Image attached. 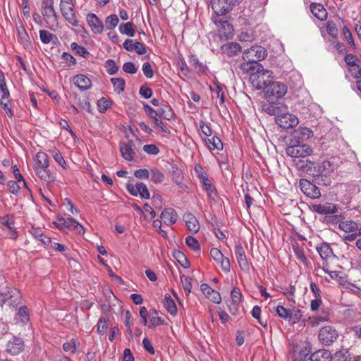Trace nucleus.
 Returning a JSON list of instances; mask_svg holds the SVG:
<instances>
[{"mask_svg": "<svg viewBox=\"0 0 361 361\" xmlns=\"http://www.w3.org/2000/svg\"><path fill=\"white\" fill-rule=\"evenodd\" d=\"M204 142L207 147L210 150H218L221 151L224 148V145L221 139L217 136H212L211 138H205Z\"/></svg>", "mask_w": 361, "mask_h": 361, "instance_id": "obj_30", "label": "nucleus"}, {"mask_svg": "<svg viewBox=\"0 0 361 361\" xmlns=\"http://www.w3.org/2000/svg\"><path fill=\"white\" fill-rule=\"evenodd\" d=\"M212 20L218 27L219 36L221 39H228L233 37V25L227 20H223L220 16H212Z\"/></svg>", "mask_w": 361, "mask_h": 361, "instance_id": "obj_6", "label": "nucleus"}, {"mask_svg": "<svg viewBox=\"0 0 361 361\" xmlns=\"http://www.w3.org/2000/svg\"><path fill=\"white\" fill-rule=\"evenodd\" d=\"M317 251L324 259L329 258L332 255V250L326 243H324L319 247H317Z\"/></svg>", "mask_w": 361, "mask_h": 361, "instance_id": "obj_43", "label": "nucleus"}, {"mask_svg": "<svg viewBox=\"0 0 361 361\" xmlns=\"http://www.w3.org/2000/svg\"><path fill=\"white\" fill-rule=\"evenodd\" d=\"M174 256L183 267L188 268L190 267L189 261L188 260L185 255L182 252H180V251L176 252L174 254Z\"/></svg>", "mask_w": 361, "mask_h": 361, "instance_id": "obj_54", "label": "nucleus"}, {"mask_svg": "<svg viewBox=\"0 0 361 361\" xmlns=\"http://www.w3.org/2000/svg\"><path fill=\"white\" fill-rule=\"evenodd\" d=\"M326 32L332 37L336 38L338 35V28L333 21H329L326 25Z\"/></svg>", "mask_w": 361, "mask_h": 361, "instance_id": "obj_59", "label": "nucleus"}, {"mask_svg": "<svg viewBox=\"0 0 361 361\" xmlns=\"http://www.w3.org/2000/svg\"><path fill=\"white\" fill-rule=\"evenodd\" d=\"M71 47L75 54L84 58L87 59L90 56V53L84 47L78 44L76 42H72Z\"/></svg>", "mask_w": 361, "mask_h": 361, "instance_id": "obj_39", "label": "nucleus"}, {"mask_svg": "<svg viewBox=\"0 0 361 361\" xmlns=\"http://www.w3.org/2000/svg\"><path fill=\"white\" fill-rule=\"evenodd\" d=\"M231 298L233 305H238L241 301L242 293L238 288H234L231 290Z\"/></svg>", "mask_w": 361, "mask_h": 361, "instance_id": "obj_55", "label": "nucleus"}, {"mask_svg": "<svg viewBox=\"0 0 361 361\" xmlns=\"http://www.w3.org/2000/svg\"><path fill=\"white\" fill-rule=\"evenodd\" d=\"M350 355L348 349H342L332 355L331 361H350Z\"/></svg>", "mask_w": 361, "mask_h": 361, "instance_id": "obj_36", "label": "nucleus"}, {"mask_svg": "<svg viewBox=\"0 0 361 361\" xmlns=\"http://www.w3.org/2000/svg\"><path fill=\"white\" fill-rule=\"evenodd\" d=\"M160 217L163 223L167 226L174 224L178 220V214L173 208H166L161 214Z\"/></svg>", "mask_w": 361, "mask_h": 361, "instance_id": "obj_23", "label": "nucleus"}, {"mask_svg": "<svg viewBox=\"0 0 361 361\" xmlns=\"http://www.w3.org/2000/svg\"><path fill=\"white\" fill-rule=\"evenodd\" d=\"M310 361H331L332 355L326 349H320L313 353L309 357Z\"/></svg>", "mask_w": 361, "mask_h": 361, "instance_id": "obj_26", "label": "nucleus"}, {"mask_svg": "<svg viewBox=\"0 0 361 361\" xmlns=\"http://www.w3.org/2000/svg\"><path fill=\"white\" fill-rule=\"evenodd\" d=\"M276 312L279 317L288 320L292 319H298L300 316L299 310L286 309L282 305H278L276 307Z\"/></svg>", "mask_w": 361, "mask_h": 361, "instance_id": "obj_20", "label": "nucleus"}, {"mask_svg": "<svg viewBox=\"0 0 361 361\" xmlns=\"http://www.w3.org/2000/svg\"><path fill=\"white\" fill-rule=\"evenodd\" d=\"M12 170H13V173L14 174V176H15V178L16 180L18 182V183H22L23 185L27 188V183L25 182V180H24V178L23 176L20 174V171H19V169L17 166V165H14L12 166Z\"/></svg>", "mask_w": 361, "mask_h": 361, "instance_id": "obj_58", "label": "nucleus"}, {"mask_svg": "<svg viewBox=\"0 0 361 361\" xmlns=\"http://www.w3.org/2000/svg\"><path fill=\"white\" fill-rule=\"evenodd\" d=\"M5 296V303L7 302L8 305L16 307L20 303L21 294L19 290L15 288H8L4 290Z\"/></svg>", "mask_w": 361, "mask_h": 361, "instance_id": "obj_15", "label": "nucleus"}, {"mask_svg": "<svg viewBox=\"0 0 361 361\" xmlns=\"http://www.w3.org/2000/svg\"><path fill=\"white\" fill-rule=\"evenodd\" d=\"M59 224L58 227L61 229L64 230L65 228H72L73 226V224H75V219L73 218H59Z\"/></svg>", "mask_w": 361, "mask_h": 361, "instance_id": "obj_45", "label": "nucleus"}, {"mask_svg": "<svg viewBox=\"0 0 361 361\" xmlns=\"http://www.w3.org/2000/svg\"><path fill=\"white\" fill-rule=\"evenodd\" d=\"M16 319L23 324H25L29 321V314L27 308L25 306L21 307L16 315Z\"/></svg>", "mask_w": 361, "mask_h": 361, "instance_id": "obj_44", "label": "nucleus"}, {"mask_svg": "<svg viewBox=\"0 0 361 361\" xmlns=\"http://www.w3.org/2000/svg\"><path fill=\"white\" fill-rule=\"evenodd\" d=\"M292 247L294 254L296 256L297 259L302 264H307V259L305 255L303 250L300 247L298 243L293 244Z\"/></svg>", "mask_w": 361, "mask_h": 361, "instance_id": "obj_41", "label": "nucleus"}, {"mask_svg": "<svg viewBox=\"0 0 361 361\" xmlns=\"http://www.w3.org/2000/svg\"><path fill=\"white\" fill-rule=\"evenodd\" d=\"M20 183H18L17 180H10L7 183V186L8 188V190L14 194L17 195L19 192V190L20 189Z\"/></svg>", "mask_w": 361, "mask_h": 361, "instance_id": "obj_60", "label": "nucleus"}, {"mask_svg": "<svg viewBox=\"0 0 361 361\" xmlns=\"http://www.w3.org/2000/svg\"><path fill=\"white\" fill-rule=\"evenodd\" d=\"M73 82L81 91L87 90L92 87V82L90 79L83 74H79L74 76Z\"/></svg>", "mask_w": 361, "mask_h": 361, "instance_id": "obj_24", "label": "nucleus"}, {"mask_svg": "<svg viewBox=\"0 0 361 361\" xmlns=\"http://www.w3.org/2000/svg\"><path fill=\"white\" fill-rule=\"evenodd\" d=\"M172 180L177 185L181 184L183 180V174L179 169L176 168L175 169L173 170Z\"/></svg>", "mask_w": 361, "mask_h": 361, "instance_id": "obj_57", "label": "nucleus"}, {"mask_svg": "<svg viewBox=\"0 0 361 361\" xmlns=\"http://www.w3.org/2000/svg\"><path fill=\"white\" fill-rule=\"evenodd\" d=\"M210 255L212 259L218 264L224 257L222 252L219 249L214 247L211 249Z\"/></svg>", "mask_w": 361, "mask_h": 361, "instance_id": "obj_64", "label": "nucleus"}, {"mask_svg": "<svg viewBox=\"0 0 361 361\" xmlns=\"http://www.w3.org/2000/svg\"><path fill=\"white\" fill-rule=\"evenodd\" d=\"M119 31L121 34L131 37L135 34L133 23L131 22L121 24L119 25Z\"/></svg>", "mask_w": 361, "mask_h": 361, "instance_id": "obj_34", "label": "nucleus"}, {"mask_svg": "<svg viewBox=\"0 0 361 361\" xmlns=\"http://www.w3.org/2000/svg\"><path fill=\"white\" fill-rule=\"evenodd\" d=\"M221 51L228 56H233L241 51V47L238 43L229 42L221 47Z\"/></svg>", "mask_w": 361, "mask_h": 361, "instance_id": "obj_28", "label": "nucleus"}, {"mask_svg": "<svg viewBox=\"0 0 361 361\" xmlns=\"http://www.w3.org/2000/svg\"><path fill=\"white\" fill-rule=\"evenodd\" d=\"M42 14L49 25L57 23V15L54 8V0H44L42 3Z\"/></svg>", "mask_w": 361, "mask_h": 361, "instance_id": "obj_7", "label": "nucleus"}, {"mask_svg": "<svg viewBox=\"0 0 361 361\" xmlns=\"http://www.w3.org/2000/svg\"><path fill=\"white\" fill-rule=\"evenodd\" d=\"M267 78V75L257 78L253 85L257 90H264V97L271 103H274L279 99L283 98L287 93V85L280 81H272Z\"/></svg>", "mask_w": 361, "mask_h": 361, "instance_id": "obj_2", "label": "nucleus"}, {"mask_svg": "<svg viewBox=\"0 0 361 361\" xmlns=\"http://www.w3.org/2000/svg\"><path fill=\"white\" fill-rule=\"evenodd\" d=\"M160 115L166 120H171L173 116V111L171 106L163 105L159 110Z\"/></svg>", "mask_w": 361, "mask_h": 361, "instance_id": "obj_50", "label": "nucleus"}, {"mask_svg": "<svg viewBox=\"0 0 361 361\" xmlns=\"http://www.w3.org/2000/svg\"><path fill=\"white\" fill-rule=\"evenodd\" d=\"M35 174L47 183H53L56 180V175L50 171L49 168H37L34 169Z\"/></svg>", "mask_w": 361, "mask_h": 361, "instance_id": "obj_25", "label": "nucleus"}, {"mask_svg": "<svg viewBox=\"0 0 361 361\" xmlns=\"http://www.w3.org/2000/svg\"><path fill=\"white\" fill-rule=\"evenodd\" d=\"M126 188L129 193L133 196L140 195L143 199H149L150 197L149 192L143 183H137L135 185L128 183Z\"/></svg>", "mask_w": 361, "mask_h": 361, "instance_id": "obj_14", "label": "nucleus"}, {"mask_svg": "<svg viewBox=\"0 0 361 361\" xmlns=\"http://www.w3.org/2000/svg\"><path fill=\"white\" fill-rule=\"evenodd\" d=\"M109 328L107 319L104 317H101L97 323V332L100 335H104Z\"/></svg>", "mask_w": 361, "mask_h": 361, "instance_id": "obj_53", "label": "nucleus"}, {"mask_svg": "<svg viewBox=\"0 0 361 361\" xmlns=\"http://www.w3.org/2000/svg\"><path fill=\"white\" fill-rule=\"evenodd\" d=\"M118 18L116 14L110 15L105 19L106 28L107 30H111L118 25Z\"/></svg>", "mask_w": 361, "mask_h": 361, "instance_id": "obj_40", "label": "nucleus"}, {"mask_svg": "<svg viewBox=\"0 0 361 361\" xmlns=\"http://www.w3.org/2000/svg\"><path fill=\"white\" fill-rule=\"evenodd\" d=\"M338 334L331 326L322 327L319 332L318 338L319 341L324 345H330L337 340Z\"/></svg>", "mask_w": 361, "mask_h": 361, "instance_id": "obj_8", "label": "nucleus"}, {"mask_svg": "<svg viewBox=\"0 0 361 361\" xmlns=\"http://www.w3.org/2000/svg\"><path fill=\"white\" fill-rule=\"evenodd\" d=\"M51 154L54 159V160L63 168L66 169L67 168V164L66 161L64 160L61 153L57 149H54L51 151Z\"/></svg>", "mask_w": 361, "mask_h": 361, "instance_id": "obj_47", "label": "nucleus"}, {"mask_svg": "<svg viewBox=\"0 0 361 361\" xmlns=\"http://www.w3.org/2000/svg\"><path fill=\"white\" fill-rule=\"evenodd\" d=\"M112 102L105 97H102L97 102L99 111L101 113L105 112L108 109L111 108Z\"/></svg>", "mask_w": 361, "mask_h": 361, "instance_id": "obj_48", "label": "nucleus"}, {"mask_svg": "<svg viewBox=\"0 0 361 361\" xmlns=\"http://www.w3.org/2000/svg\"><path fill=\"white\" fill-rule=\"evenodd\" d=\"M180 281L183 284L185 292L187 295H189L191 292V279L189 276L182 275L180 276Z\"/></svg>", "mask_w": 361, "mask_h": 361, "instance_id": "obj_56", "label": "nucleus"}, {"mask_svg": "<svg viewBox=\"0 0 361 361\" xmlns=\"http://www.w3.org/2000/svg\"><path fill=\"white\" fill-rule=\"evenodd\" d=\"M120 152L122 157L128 161H131L134 159L136 154L135 145L133 140L126 142H120Z\"/></svg>", "mask_w": 361, "mask_h": 361, "instance_id": "obj_13", "label": "nucleus"}, {"mask_svg": "<svg viewBox=\"0 0 361 361\" xmlns=\"http://www.w3.org/2000/svg\"><path fill=\"white\" fill-rule=\"evenodd\" d=\"M18 34L19 41L25 48H27L29 46H30V37L23 27H20L18 29Z\"/></svg>", "mask_w": 361, "mask_h": 361, "instance_id": "obj_38", "label": "nucleus"}, {"mask_svg": "<svg viewBox=\"0 0 361 361\" xmlns=\"http://www.w3.org/2000/svg\"><path fill=\"white\" fill-rule=\"evenodd\" d=\"M235 258L238 264L244 271H248L250 269V265L245 255V252L240 244H238L235 246L234 249Z\"/></svg>", "mask_w": 361, "mask_h": 361, "instance_id": "obj_16", "label": "nucleus"}, {"mask_svg": "<svg viewBox=\"0 0 361 361\" xmlns=\"http://www.w3.org/2000/svg\"><path fill=\"white\" fill-rule=\"evenodd\" d=\"M339 226L342 230H343L346 233H350L356 231L358 228L357 224L353 221L342 222L341 224H340Z\"/></svg>", "mask_w": 361, "mask_h": 361, "instance_id": "obj_51", "label": "nucleus"}, {"mask_svg": "<svg viewBox=\"0 0 361 361\" xmlns=\"http://www.w3.org/2000/svg\"><path fill=\"white\" fill-rule=\"evenodd\" d=\"M39 38L41 42L43 44H49L54 39H56V36L46 30H40L39 32Z\"/></svg>", "mask_w": 361, "mask_h": 361, "instance_id": "obj_42", "label": "nucleus"}, {"mask_svg": "<svg viewBox=\"0 0 361 361\" xmlns=\"http://www.w3.org/2000/svg\"><path fill=\"white\" fill-rule=\"evenodd\" d=\"M87 21L94 34H101L103 32V23L94 13H88L87 16Z\"/></svg>", "mask_w": 361, "mask_h": 361, "instance_id": "obj_19", "label": "nucleus"}, {"mask_svg": "<svg viewBox=\"0 0 361 361\" xmlns=\"http://www.w3.org/2000/svg\"><path fill=\"white\" fill-rule=\"evenodd\" d=\"M49 157L45 152H39L36 154V160L33 165V169L49 168Z\"/></svg>", "mask_w": 361, "mask_h": 361, "instance_id": "obj_29", "label": "nucleus"}, {"mask_svg": "<svg viewBox=\"0 0 361 361\" xmlns=\"http://www.w3.org/2000/svg\"><path fill=\"white\" fill-rule=\"evenodd\" d=\"M275 121L279 126L284 129L293 128L299 123V120L296 116L288 112H280L279 115L275 117Z\"/></svg>", "mask_w": 361, "mask_h": 361, "instance_id": "obj_9", "label": "nucleus"}, {"mask_svg": "<svg viewBox=\"0 0 361 361\" xmlns=\"http://www.w3.org/2000/svg\"><path fill=\"white\" fill-rule=\"evenodd\" d=\"M183 220L185 223L188 230L192 233H197L200 228V225L197 218L191 213H186L183 215Z\"/></svg>", "mask_w": 361, "mask_h": 361, "instance_id": "obj_22", "label": "nucleus"}, {"mask_svg": "<svg viewBox=\"0 0 361 361\" xmlns=\"http://www.w3.org/2000/svg\"><path fill=\"white\" fill-rule=\"evenodd\" d=\"M264 110L268 114L276 116L279 115L281 112L280 108L276 104H269L267 106H264Z\"/></svg>", "mask_w": 361, "mask_h": 361, "instance_id": "obj_61", "label": "nucleus"}, {"mask_svg": "<svg viewBox=\"0 0 361 361\" xmlns=\"http://www.w3.org/2000/svg\"><path fill=\"white\" fill-rule=\"evenodd\" d=\"M164 307L166 308L167 311L171 315H176L177 313V307L174 300L170 296L169 294H166L164 296Z\"/></svg>", "mask_w": 361, "mask_h": 361, "instance_id": "obj_33", "label": "nucleus"}, {"mask_svg": "<svg viewBox=\"0 0 361 361\" xmlns=\"http://www.w3.org/2000/svg\"><path fill=\"white\" fill-rule=\"evenodd\" d=\"M14 226V217L12 214L0 216V226L4 230H8V236L11 239H16L18 237Z\"/></svg>", "mask_w": 361, "mask_h": 361, "instance_id": "obj_12", "label": "nucleus"}, {"mask_svg": "<svg viewBox=\"0 0 361 361\" xmlns=\"http://www.w3.org/2000/svg\"><path fill=\"white\" fill-rule=\"evenodd\" d=\"M300 187L302 192L312 199H317L321 196L319 189L307 179L300 180Z\"/></svg>", "mask_w": 361, "mask_h": 361, "instance_id": "obj_10", "label": "nucleus"}, {"mask_svg": "<svg viewBox=\"0 0 361 361\" xmlns=\"http://www.w3.org/2000/svg\"><path fill=\"white\" fill-rule=\"evenodd\" d=\"M111 82L113 85L114 91L120 94L124 91L126 87V81L121 78H112Z\"/></svg>", "mask_w": 361, "mask_h": 361, "instance_id": "obj_37", "label": "nucleus"}, {"mask_svg": "<svg viewBox=\"0 0 361 361\" xmlns=\"http://www.w3.org/2000/svg\"><path fill=\"white\" fill-rule=\"evenodd\" d=\"M312 209L319 214H333L337 212L338 207L332 203L325 202L324 204H314Z\"/></svg>", "mask_w": 361, "mask_h": 361, "instance_id": "obj_18", "label": "nucleus"}, {"mask_svg": "<svg viewBox=\"0 0 361 361\" xmlns=\"http://www.w3.org/2000/svg\"><path fill=\"white\" fill-rule=\"evenodd\" d=\"M286 154L295 158L305 157L312 154V147L307 145L296 141V140H290L289 145L286 149Z\"/></svg>", "mask_w": 361, "mask_h": 361, "instance_id": "obj_4", "label": "nucleus"}, {"mask_svg": "<svg viewBox=\"0 0 361 361\" xmlns=\"http://www.w3.org/2000/svg\"><path fill=\"white\" fill-rule=\"evenodd\" d=\"M186 245L194 251L200 250V246L198 240L193 236L189 235L185 238Z\"/></svg>", "mask_w": 361, "mask_h": 361, "instance_id": "obj_52", "label": "nucleus"}, {"mask_svg": "<svg viewBox=\"0 0 361 361\" xmlns=\"http://www.w3.org/2000/svg\"><path fill=\"white\" fill-rule=\"evenodd\" d=\"M267 55V50L258 45L252 46L243 52V59L245 62L240 64V68L251 73L250 80L252 83L257 78L263 77V75H267V78H274L273 72L264 69L259 63V61L264 59Z\"/></svg>", "mask_w": 361, "mask_h": 361, "instance_id": "obj_1", "label": "nucleus"}, {"mask_svg": "<svg viewBox=\"0 0 361 361\" xmlns=\"http://www.w3.org/2000/svg\"><path fill=\"white\" fill-rule=\"evenodd\" d=\"M105 68L106 72L109 75H114L116 74L118 71V66L116 65L114 60L112 59H108L105 62Z\"/></svg>", "mask_w": 361, "mask_h": 361, "instance_id": "obj_49", "label": "nucleus"}, {"mask_svg": "<svg viewBox=\"0 0 361 361\" xmlns=\"http://www.w3.org/2000/svg\"><path fill=\"white\" fill-rule=\"evenodd\" d=\"M143 150L147 154L151 155H157L159 153V147L154 144L144 145Z\"/></svg>", "mask_w": 361, "mask_h": 361, "instance_id": "obj_62", "label": "nucleus"}, {"mask_svg": "<svg viewBox=\"0 0 361 361\" xmlns=\"http://www.w3.org/2000/svg\"><path fill=\"white\" fill-rule=\"evenodd\" d=\"M300 167L307 171L312 173V176L324 185H329L331 183V176L335 170V165L328 161L324 160L316 164L310 160L307 159L305 163L300 161Z\"/></svg>", "mask_w": 361, "mask_h": 361, "instance_id": "obj_3", "label": "nucleus"}, {"mask_svg": "<svg viewBox=\"0 0 361 361\" xmlns=\"http://www.w3.org/2000/svg\"><path fill=\"white\" fill-rule=\"evenodd\" d=\"M312 14L318 19L323 20L326 19L327 13L324 6L320 4L312 3L310 6Z\"/></svg>", "mask_w": 361, "mask_h": 361, "instance_id": "obj_31", "label": "nucleus"}, {"mask_svg": "<svg viewBox=\"0 0 361 361\" xmlns=\"http://www.w3.org/2000/svg\"><path fill=\"white\" fill-rule=\"evenodd\" d=\"M23 349L24 341L20 338L13 337L8 341L6 345V351L12 355H18Z\"/></svg>", "mask_w": 361, "mask_h": 361, "instance_id": "obj_17", "label": "nucleus"}, {"mask_svg": "<svg viewBox=\"0 0 361 361\" xmlns=\"http://www.w3.org/2000/svg\"><path fill=\"white\" fill-rule=\"evenodd\" d=\"M59 6L61 14L66 20L73 26H78L79 21L73 0H61Z\"/></svg>", "mask_w": 361, "mask_h": 361, "instance_id": "obj_5", "label": "nucleus"}, {"mask_svg": "<svg viewBox=\"0 0 361 361\" xmlns=\"http://www.w3.org/2000/svg\"><path fill=\"white\" fill-rule=\"evenodd\" d=\"M189 63L197 71L198 74H206L208 68L206 64L201 62L195 55L189 57Z\"/></svg>", "mask_w": 361, "mask_h": 361, "instance_id": "obj_27", "label": "nucleus"}, {"mask_svg": "<svg viewBox=\"0 0 361 361\" xmlns=\"http://www.w3.org/2000/svg\"><path fill=\"white\" fill-rule=\"evenodd\" d=\"M210 3L214 12L213 16H224L233 8L227 0H211Z\"/></svg>", "mask_w": 361, "mask_h": 361, "instance_id": "obj_11", "label": "nucleus"}, {"mask_svg": "<svg viewBox=\"0 0 361 361\" xmlns=\"http://www.w3.org/2000/svg\"><path fill=\"white\" fill-rule=\"evenodd\" d=\"M9 91L6 87L4 72L0 69V102L8 101Z\"/></svg>", "mask_w": 361, "mask_h": 361, "instance_id": "obj_32", "label": "nucleus"}, {"mask_svg": "<svg viewBox=\"0 0 361 361\" xmlns=\"http://www.w3.org/2000/svg\"><path fill=\"white\" fill-rule=\"evenodd\" d=\"M151 180L154 183H160L164 179V173L157 168H153L150 170Z\"/></svg>", "mask_w": 361, "mask_h": 361, "instance_id": "obj_46", "label": "nucleus"}, {"mask_svg": "<svg viewBox=\"0 0 361 361\" xmlns=\"http://www.w3.org/2000/svg\"><path fill=\"white\" fill-rule=\"evenodd\" d=\"M313 135V131L310 128L300 127L294 131L291 140H296L298 142H303L312 137Z\"/></svg>", "mask_w": 361, "mask_h": 361, "instance_id": "obj_21", "label": "nucleus"}, {"mask_svg": "<svg viewBox=\"0 0 361 361\" xmlns=\"http://www.w3.org/2000/svg\"><path fill=\"white\" fill-rule=\"evenodd\" d=\"M200 128L202 133V134L206 137V138H209L212 135V131L207 124L205 123L204 121H201L199 123Z\"/></svg>", "mask_w": 361, "mask_h": 361, "instance_id": "obj_63", "label": "nucleus"}, {"mask_svg": "<svg viewBox=\"0 0 361 361\" xmlns=\"http://www.w3.org/2000/svg\"><path fill=\"white\" fill-rule=\"evenodd\" d=\"M79 345L80 343L76 339L72 338L63 344V349L65 352L73 355L76 352Z\"/></svg>", "mask_w": 361, "mask_h": 361, "instance_id": "obj_35", "label": "nucleus"}]
</instances>
